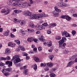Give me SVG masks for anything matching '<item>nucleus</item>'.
<instances>
[{"mask_svg":"<svg viewBox=\"0 0 77 77\" xmlns=\"http://www.w3.org/2000/svg\"><path fill=\"white\" fill-rule=\"evenodd\" d=\"M13 63L14 64H17V63H19L21 62V59L19 57V55H14V57H13V59H12V60H14Z\"/></svg>","mask_w":77,"mask_h":77,"instance_id":"20e7f679","label":"nucleus"},{"mask_svg":"<svg viewBox=\"0 0 77 77\" xmlns=\"http://www.w3.org/2000/svg\"><path fill=\"white\" fill-rule=\"evenodd\" d=\"M15 43H12V45H11V47H15Z\"/></svg>","mask_w":77,"mask_h":77,"instance_id":"bf43d9fd","label":"nucleus"},{"mask_svg":"<svg viewBox=\"0 0 77 77\" xmlns=\"http://www.w3.org/2000/svg\"><path fill=\"white\" fill-rule=\"evenodd\" d=\"M28 71V70L27 69H26L23 71V73L25 74V75H27V74H29V73L27 71Z\"/></svg>","mask_w":77,"mask_h":77,"instance_id":"4468645a","label":"nucleus"},{"mask_svg":"<svg viewBox=\"0 0 77 77\" xmlns=\"http://www.w3.org/2000/svg\"><path fill=\"white\" fill-rule=\"evenodd\" d=\"M54 46H52V47H51V49L49 50H48V51L49 52H52V51H53V49L54 48Z\"/></svg>","mask_w":77,"mask_h":77,"instance_id":"f704fd0d","label":"nucleus"},{"mask_svg":"<svg viewBox=\"0 0 77 77\" xmlns=\"http://www.w3.org/2000/svg\"><path fill=\"white\" fill-rule=\"evenodd\" d=\"M23 14L25 15V16H29V18L30 19H31V20L35 19L36 20H41L42 17V16L41 15H37L35 14H32V13L28 10L24 12Z\"/></svg>","mask_w":77,"mask_h":77,"instance_id":"f257e3e1","label":"nucleus"},{"mask_svg":"<svg viewBox=\"0 0 77 77\" xmlns=\"http://www.w3.org/2000/svg\"><path fill=\"white\" fill-rule=\"evenodd\" d=\"M66 20H67V21H70V20H71V18L70 17H69L68 16H66Z\"/></svg>","mask_w":77,"mask_h":77,"instance_id":"dca6fc26","label":"nucleus"},{"mask_svg":"<svg viewBox=\"0 0 77 77\" xmlns=\"http://www.w3.org/2000/svg\"><path fill=\"white\" fill-rule=\"evenodd\" d=\"M55 39H57V40H60V39H61V37L59 36L56 37L55 38Z\"/></svg>","mask_w":77,"mask_h":77,"instance_id":"473e14b6","label":"nucleus"},{"mask_svg":"<svg viewBox=\"0 0 77 77\" xmlns=\"http://www.w3.org/2000/svg\"><path fill=\"white\" fill-rule=\"evenodd\" d=\"M29 59H30V57L28 56H26V60H29Z\"/></svg>","mask_w":77,"mask_h":77,"instance_id":"69168bd1","label":"nucleus"},{"mask_svg":"<svg viewBox=\"0 0 77 77\" xmlns=\"http://www.w3.org/2000/svg\"><path fill=\"white\" fill-rule=\"evenodd\" d=\"M33 38H28L27 39V41L28 42H31L32 41H33Z\"/></svg>","mask_w":77,"mask_h":77,"instance_id":"6ab92c4d","label":"nucleus"},{"mask_svg":"<svg viewBox=\"0 0 77 77\" xmlns=\"http://www.w3.org/2000/svg\"><path fill=\"white\" fill-rule=\"evenodd\" d=\"M20 49L22 51H24L25 50V48H24V47L23 46H19V48L18 49Z\"/></svg>","mask_w":77,"mask_h":77,"instance_id":"9b49d317","label":"nucleus"},{"mask_svg":"<svg viewBox=\"0 0 77 77\" xmlns=\"http://www.w3.org/2000/svg\"><path fill=\"white\" fill-rule=\"evenodd\" d=\"M45 65H46V64L45 63H41L40 65L41 66H45Z\"/></svg>","mask_w":77,"mask_h":77,"instance_id":"c9c22d12","label":"nucleus"},{"mask_svg":"<svg viewBox=\"0 0 77 77\" xmlns=\"http://www.w3.org/2000/svg\"><path fill=\"white\" fill-rule=\"evenodd\" d=\"M71 14H74V13L75 12V10H71Z\"/></svg>","mask_w":77,"mask_h":77,"instance_id":"603ef678","label":"nucleus"},{"mask_svg":"<svg viewBox=\"0 0 77 77\" xmlns=\"http://www.w3.org/2000/svg\"><path fill=\"white\" fill-rule=\"evenodd\" d=\"M33 68L35 71H36V69H37V65L36 64H35L34 65Z\"/></svg>","mask_w":77,"mask_h":77,"instance_id":"cd10ccee","label":"nucleus"},{"mask_svg":"<svg viewBox=\"0 0 77 77\" xmlns=\"http://www.w3.org/2000/svg\"><path fill=\"white\" fill-rule=\"evenodd\" d=\"M12 42H9L8 44V45L9 47H12Z\"/></svg>","mask_w":77,"mask_h":77,"instance_id":"a19ab883","label":"nucleus"},{"mask_svg":"<svg viewBox=\"0 0 77 77\" xmlns=\"http://www.w3.org/2000/svg\"><path fill=\"white\" fill-rule=\"evenodd\" d=\"M5 70L8 72H11L12 70V69L11 68H8L5 69Z\"/></svg>","mask_w":77,"mask_h":77,"instance_id":"412c9836","label":"nucleus"},{"mask_svg":"<svg viewBox=\"0 0 77 77\" xmlns=\"http://www.w3.org/2000/svg\"><path fill=\"white\" fill-rule=\"evenodd\" d=\"M43 26H45V27H47L48 26V24L47 23H44L42 24Z\"/></svg>","mask_w":77,"mask_h":77,"instance_id":"a18cd8bd","label":"nucleus"},{"mask_svg":"<svg viewBox=\"0 0 77 77\" xmlns=\"http://www.w3.org/2000/svg\"><path fill=\"white\" fill-rule=\"evenodd\" d=\"M38 50L39 51H41L42 50V47H39L38 48Z\"/></svg>","mask_w":77,"mask_h":77,"instance_id":"49530a36","label":"nucleus"},{"mask_svg":"<svg viewBox=\"0 0 77 77\" xmlns=\"http://www.w3.org/2000/svg\"><path fill=\"white\" fill-rule=\"evenodd\" d=\"M61 34L63 36H65V37H70L71 35L69 33H68V32L66 31H64L63 32H61Z\"/></svg>","mask_w":77,"mask_h":77,"instance_id":"0eeeda50","label":"nucleus"},{"mask_svg":"<svg viewBox=\"0 0 77 77\" xmlns=\"http://www.w3.org/2000/svg\"><path fill=\"white\" fill-rule=\"evenodd\" d=\"M5 66V64L2 63L0 62V66L2 67V66Z\"/></svg>","mask_w":77,"mask_h":77,"instance_id":"58836bf2","label":"nucleus"},{"mask_svg":"<svg viewBox=\"0 0 77 77\" xmlns=\"http://www.w3.org/2000/svg\"><path fill=\"white\" fill-rule=\"evenodd\" d=\"M6 60H9L11 59V57H10L9 56H8L6 57Z\"/></svg>","mask_w":77,"mask_h":77,"instance_id":"c03bdc74","label":"nucleus"},{"mask_svg":"<svg viewBox=\"0 0 77 77\" xmlns=\"http://www.w3.org/2000/svg\"><path fill=\"white\" fill-rule=\"evenodd\" d=\"M28 30L30 33H32L35 32V30L32 29H28Z\"/></svg>","mask_w":77,"mask_h":77,"instance_id":"4be33fe9","label":"nucleus"},{"mask_svg":"<svg viewBox=\"0 0 77 77\" xmlns=\"http://www.w3.org/2000/svg\"><path fill=\"white\" fill-rule=\"evenodd\" d=\"M52 45V42L51 41H48V47H51Z\"/></svg>","mask_w":77,"mask_h":77,"instance_id":"2eb2a0df","label":"nucleus"},{"mask_svg":"<svg viewBox=\"0 0 77 77\" xmlns=\"http://www.w3.org/2000/svg\"><path fill=\"white\" fill-rule=\"evenodd\" d=\"M39 39L40 40V41H43V42H44L45 41V40L44 39V38H43V36H41L40 38H39Z\"/></svg>","mask_w":77,"mask_h":77,"instance_id":"f3484780","label":"nucleus"},{"mask_svg":"<svg viewBox=\"0 0 77 77\" xmlns=\"http://www.w3.org/2000/svg\"><path fill=\"white\" fill-rule=\"evenodd\" d=\"M4 35L5 36H8V35H9V33H8V32H5V33L4 34Z\"/></svg>","mask_w":77,"mask_h":77,"instance_id":"ea45409f","label":"nucleus"},{"mask_svg":"<svg viewBox=\"0 0 77 77\" xmlns=\"http://www.w3.org/2000/svg\"><path fill=\"white\" fill-rule=\"evenodd\" d=\"M12 6H20V8H27L30 6V4L27 2H14L12 4Z\"/></svg>","mask_w":77,"mask_h":77,"instance_id":"f03ea898","label":"nucleus"},{"mask_svg":"<svg viewBox=\"0 0 77 77\" xmlns=\"http://www.w3.org/2000/svg\"><path fill=\"white\" fill-rule=\"evenodd\" d=\"M49 70V69H48V68L47 67L45 68L44 69V70L45 71H48Z\"/></svg>","mask_w":77,"mask_h":77,"instance_id":"09e8293b","label":"nucleus"},{"mask_svg":"<svg viewBox=\"0 0 77 77\" xmlns=\"http://www.w3.org/2000/svg\"><path fill=\"white\" fill-rule=\"evenodd\" d=\"M47 65L49 67H51V66L53 65V64L52 63H47Z\"/></svg>","mask_w":77,"mask_h":77,"instance_id":"bb28decb","label":"nucleus"},{"mask_svg":"<svg viewBox=\"0 0 77 77\" xmlns=\"http://www.w3.org/2000/svg\"><path fill=\"white\" fill-rule=\"evenodd\" d=\"M48 42H44L43 43V44L44 45H48Z\"/></svg>","mask_w":77,"mask_h":77,"instance_id":"13d9d810","label":"nucleus"},{"mask_svg":"<svg viewBox=\"0 0 77 77\" xmlns=\"http://www.w3.org/2000/svg\"><path fill=\"white\" fill-rule=\"evenodd\" d=\"M29 27H32V28H34V27H36V26H35L33 23L32 22H30L29 23Z\"/></svg>","mask_w":77,"mask_h":77,"instance_id":"1a4fd4ad","label":"nucleus"},{"mask_svg":"<svg viewBox=\"0 0 77 77\" xmlns=\"http://www.w3.org/2000/svg\"><path fill=\"white\" fill-rule=\"evenodd\" d=\"M57 5H58V6H60V5H61V3H60V2H58L57 3Z\"/></svg>","mask_w":77,"mask_h":77,"instance_id":"4d7b16f0","label":"nucleus"},{"mask_svg":"<svg viewBox=\"0 0 77 77\" xmlns=\"http://www.w3.org/2000/svg\"><path fill=\"white\" fill-rule=\"evenodd\" d=\"M66 4H65L63 2H62L61 3V5H60V7L64 8L65 7H66Z\"/></svg>","mask_w":77,"mask_h":77,"instance_id":"ddd939ff","label":"nucleus"},{"mask_svg":"<svg viewBox=\"0 0 77 77\" xmlns=\"http://www.w3.org/2000/svg\"><path fill=\"white\" fill-rule=\"evenodd\" d=\"M34 60L35 62H38L39 59L38 57H35L34 58Z\"/></svg>","mask_w":77,"mask_h":77,"instance_id":"a878e982","label":"nucleus"},{"mask_svg":"<svg viewBox=\"0 0 77 77\" xmlns=\"http://www.w3.org/2000/svg\"><path fill=\"white\" fill-rule=\"evenodd\" d=\"M4 74L5 75V76L8 77V75H10V73H9V72H5L4 73Z\"/></svg>","mask_w":77,"mask_h":77,"instance_id":"393cba45","label":"nucleus"},{"mask_svg":"<svg viewBox=\"0 0 77 77\" xmlns=\"http://www.w3.org/2000/svg\"><path fill=\"white\" fill-rule=\"evenodd\" d=\"M74 64V63L72 61H70L67 64L66 67H68V66H71L72 65H73Z\"/></svg>","mask_w":77,"mask_h":77,"instance_id":"f8f14e48","label":"nucleus"},{"mask_svg":"<svg viewBox=\"0 0 77 77\" xmlns=\"http://www.w3.org/2000/svg\"><path fill=\"white\" fill-rule=\"evenodd\" d=\"M6 71V69H3L1 70V72H2L3 74H4V73H5V71Z\"/></svg>","mask_w":77,"mask_h":77,"instance_id":"79ce46f5","label":"nucleus"},{"mask_svg":"<svg viewBox=\"0 0 77 77\" xmlns=\"http://www.w3.org/2000/svg\"><path fill=\"white\" fill-rule=\"evenodd\" d=\"M47 33L48 34H50L51 33V32L50 30H48L47 31Z\"/></svg>","mask_w":77,"mask_h":77,"instance_id":"864d4df0","label":"nucleus"},{"mask_svg":"<svg viewBox=\"0 0 77 77\" xmlns=\"http://www.w3.org/2000/svg\"><path fill=\"white\" fill-rule=\"evenodd\" d=\"M33 51H37V48H35L33 49Z\"/></svg>","mask_w":77,"mask_h":77,"instance_id":"e2e57ef3","label":"nucleus"},{"mask_svg":"<svg viewBox=\"0 0 77 77\" xmlns=\"http://www.w3.org/2000/svg\"><path fill=\"white\" fill-rule=\"evenodd\" d=\"M5 53L8 54H9V53H11V51L9 50V48L6 49Z\"/></svg>","mask_w":77,"mask_h":77,"instance_id":"aec40b11","label":"nucleus"},{"mask_svg":"<svg viewBox=\"0 0 77 77\" xmlns=\"http://www.w3.org/2000/svg\"><path fill=\"white\" fill-rule=\"evenodd\" d=\"M72 35L74 36V35H75L76 34V31H75V30H73L72 32Z\"/></svg>","mask_w":77,"mask_h":77,"instance_id":"7c9ffc66","label":"nucleus"},{"mask_svg":"<svg viewBox=\"0 0 77 77\" xmlns=\"http://www.w3.org/2000/svg\"><path fill=\"white\" fill-rule=\"evenodd\" d=\"M49 57L51 60H53V59L54 57V56L53 55H49Z\"/></svg>","mask_w":77,"mask_h":77,"instance_id":"a211bd4d","label":"nucleus"},{"mask_svg":"<svg viewBox=\"0 0 77 77\" xmlns=\"http://www.w3.org/2000/svg\"><path fill=\"white\" fill-rule=\"evenodd\" d=\"M21 63H18L17 64V66H20L21 67Z\"/></svg>","mask_w":77,"mask_h":77,"instance_id":"3c124183","label":"nucleus"},{"mask_svg":"<svg viewBox=\"0 0 77 77\" xmlns=\"http://www.w3.org/2000/svg\"><path fill=\"white\" fill-rule=\"evenodd\" d=\"M33 41L34 42H37V41H38V39L33 38Z\"/></svg>","mask_w":77,"mask_h":77,"instance_id":"6e6d98bb","label":"nucleus"},{"mask_svg":"<svg viewBox=\"0 0 77 77\" xmlns=\"http://www.w3.org/2000/svg\"><path fill=\"white\" fill-rule=\"evenodd\" d=\"M36 29L37 30H42L44 29V26L42 25H40L36 27Z\"/></svg>","mask_w":77,"mask_h":77,"instance_id":"9d476101","label":"nucleus"},{"mask_svg":"<svg viewBox=\"0 0 77 77\" xmlns=\"http://www.w3.org/2000/svg\"><path fill=\"white\" fill-rule=\"evenodd\" d=\"M66 15H62V16H61V17L62 18H63V19H65L66 18Z\"/></svg>","mask_w":77,"mask_h":77,"instance_id":"37998d69","label":"nucleus"},{"mask_svg":"<svg viewBox=\"0 0 77 77\" xmlns=\"http://www.w3.org/2000/svg\"><path fill=\"white\" fill-rule=\"evenodd\" d=\"M14 12L15 14H18V10H14Z\"/></svg>","mask_w":77,"mask_h":77,"instance_id":"8fccbe9b","label":"nucleus"},{"mask_svg":"<svg viewBox=\"0 0 77 77\" xmlns=\"http://www.w3.org/2000/svg\"><path fill=\"white\" fill-rule=\"evenodd\" d=\"M10 9H9V10H7V12L5 13V14H6V15H7V14H9V13H10Z\"/></svg>","mask_w":77,"mask_h":77,"instance_id":"de8ad7c7","label":"nucleus"},{"mask_svg":"<svg viewBox=\"0 0 77 77\" xmlns=\"http://www.w3.org/2000/svg\"><path fill=\"white\" fill-rule=\"evenodd\" d=\"M64 53L65 54H67V53H69V51H68V50L65 49L64 51Z\"/></svg>","mask_w":77,"mask_h":77,"instance_id":"2f4dec72","label":"nucleus"},{"mask_svg":"<svg viewBox=\"0 0 77 77\" xmlns=\"http://www.w3.org/2000/svg\"><path fill=\"white\" fill-rule=\"evenodd\" d=\"M66 37H62V39L58 42L59 48L64 49L65 48V46H66V44L65 43H63L64 42H66Z\"/></svg>","mask_w":77,"mask_h":77,"instance_id":"7ed1b4c3","label":"nucleus"},{"mask_svg":"<svg viewBox=\"0 0 77 77\" xmlns=\"http://www.w3.org/2000/svg\"><path fill=\"white\" fill-rule=\"evenodd\" d=\"M25 21L23 20H21L20 21V25L21 26H23L25 24Z\"/></svg>","mask_w":77,"mask_h":77,"instance_id":"5701e85b","label":"nucleus"},{"mask_svg":"<svg viewBox=\"0 0 77 77\" xmlns=\"http://www.w3.org/2000/svg\"><path fill=\"white\" fill-rule=\"evenodd\" d=\"M77 56V55H73L72 57V60H74V59H75Z\"/></svg>","mask_w":77,"mask_h":77,"instance_id":"4c0bfd02","label":"nucleus"},{"mask_svg":"<svg viewBox=\"0 0 77 77\" xmlns=\"http://www.w3.org/2000/svg\"><path fill=\"white\" fill-rule=\"evenodd\" d=\"M3 29L2 28H0V32H3Z\"/></svg>","mask_w":77,"mask_h":77,"instance_id":"774afa93","label":"nucleus"},{"mask_svg":"<svg viewBox=\"0 0 77 77\" xmlns=\"http://www.w3.org/2000/svg\"><path fill=\"white\" fill-rule=\"evenodd\" d=\"M14 1H15V2H23V0H9L7 2L8 5H11Z\"/></svg>","mask_w":77,"mask_h":77,"instance_id":"6e6552de","label":"nucleus"},{"mask_svg":"<svg viewBox=\"0 0 77 77\" xmlns=\"http://www.w3.org/2000/svg\"><path fill=\"white\" fill-rule=\"evenodd\" d=\"M74 17H77V14H73Z\"/></svg>","mask_w":77,"mask_h":77,"instance_id":"0e129e2a","label":"nucleus"},{"mask_svg":"<svg viewBox=\"0 0 77 77\" xmlns=\"http://www.w3.org/2000/svg\"><path fill=\"white\" fill-rule=\"evenodd\" d=\"M10 9H12L10 6H6L4 9H3L1 11L2 13H5V12H6L8 11H9Z\"/></svg>","mask_w":77,"mask_h":77,"instance_id":"423d86ee","label":"nucleus"},{"mask_svg":"<svg viewBox=\"0 0 77 77\" xmlns=\"http://www.w3.org/2000/svg\"><path fill=\"white\" fill-rule=\"evenodd\" d=\"M10 62H10L9 61H6L5 63L6 65H8V64H9Z\"/></svg>","mask_w":77,"mask_h":77,"instance_id":"5fc2aeb1","label":"nucleus"},{"mask_svg":"<svg viewBox=\"0 0 77 77\" xmlns=\"http://www.w3.org/2000/svg\"><path fill=\"white\" fill-rule=\"evenodd\" d=\"M51 27H55L56 26H57V24L56 23H52Z\"/></svg>","mask_w":77,"mask_h":77,"instance_id":"e433bc0d","label":"nucleus"},{"mask_svg":"<svg viewBox=\"0 0 77 77\" xmlns=\"http://www.w3.org/2000/svg\"><path fill=\"white\" fill-rule=\"evenodd\" d=\"M77 25L75 24H73L72 25V27H77Z\"/></svg>","mask_w":77,"mask_h":77,"instance_id":"338daca9","label":"nucleus"},{"mask_svg":"<svg viewBox=\"0 0 77 77\" xmlns=\"http://www.w3.org/2000/svg\"><path fill=\"white\" fill-rule=\"evenodd\" d=\"M54 9L55 10L53 11V13L54 14V16L55 17H58V15H59V12H61V10L58 9L57 7L56 6L55 7Z\"/></svg>","mask_w":77,"mask_h":77,"instance_id":"39448f33","label":"nucleus"},{"mask_svg":"<svg viewBox=\"0 0 77 77\" xmlns=\"http://www.w3.org/2000/svg\"><path fill=\"white\" fill-rule=\"evenodd\" d=\"M12 66V62H11L8 64V67H11V66Z\"/></svg>","mask_w":77,"mask_h":77,"instance_id":"72a5a7b5","label":"nucleus"},{"mask_svg":"<svg viewBox=\"0 0 77 77\" xmlns=\"http://www.w3.org/2000/svg\"><path fill=\"white\" fill-rule=\"evenodd\" d=\"M50 77H55L56 76V74L54 73H52L50 74Z\"/></svg>","mask_w":77,"mask_h":77,"instance_id":"b1692460","label":"nucleus"},{"mask_svg":"<svg viewBox=\"0 0 77 77\" xmlns=\"http://www.w3.org/2000/svg\"><path fill=\"white\" fill-rule=\"evenodd\" d=\"M27 68V66H24L23 67H22V69H26V68Z\"/></svg>","mask_w":77,"mask_h":77,"instance_id":"052dcab7","label":"nucleus"},{"mask_svg":"<svg viewBox=\"0 0 77 77\" xmlns=\"http://www.w3.org/2000/svg\"><path fill=\"white\" fill-rule=\"evenodd\" d=\"M11 37L12 38H15V35H14L13 34H11Z\"/></svg>","mask_w":77,"mask_h":77,"instance_id":"680f3d73","label":"nucleus"},{"mask_svg":"<svg viewBox=\"0 0 77 77\" xmlns=\"http://www.w3.org/2000/svg\"><path fill=\"white\" fill-rule=\"evenodd\" d=\"M16 43L17 44H20V41L18 40H16L15 41Z\"/></svg>","mask_w":77,"mask_h":77,"instance_id":"c756f323","label":"nucleus"},{"mask_svg":"<svg viewBox=\"0 0 77 77\" xmlns=\"http://www.w3.org/2000/svg\"><path fill=\"white\" fill-rule=\"evenodd\" d=\"M0 60H6V58L5 57H2L0 58Z\"/></svg>","mask_w":77,"mask_h":77,"instance_id":"c85d7f7f","label":"nucleus"}]
</instances>
